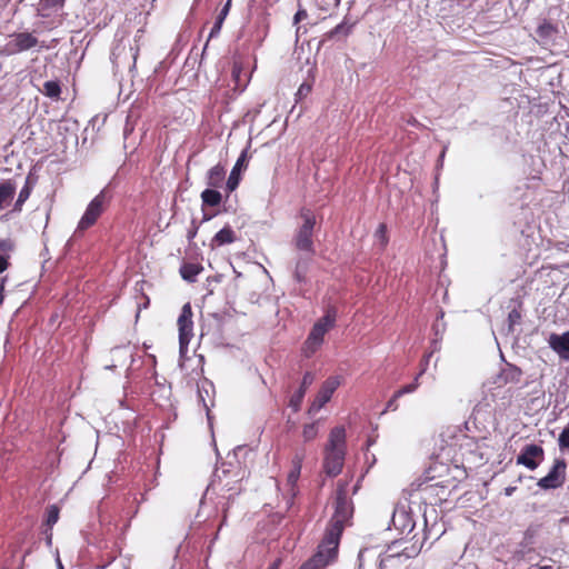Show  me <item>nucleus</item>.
<instances>
[{
	"mask_svg": "<svg viewBox=\"0 0 569 569\" xmlns=\"http://www.w3.org/2000/svg\"><path fill=\"white\" fill-rule=\"evenodd\" d=\"M422 545L412 543L405 547L401 551L391 552L392 548L385 553H377L373 549H365L359 552L358 569H399L411 558L417 557L421 551Z\"/></svg>",
	"mask_w": 569,
	"mask_h": 569,
	"instance_id": "1",
	"label": "nucleus"
},
{
	"mask_svg": "<svg viewBox=\"0 0 569 569\" xmlns=\"http://www.w3.org/2000/svg\"><path fill=\"white\" fill-rule=\"evenodd\" d=\"M352 513L353 506L351 500L348 498V483L339 481L337 488L335 513L326 529L322 539L328 546H331V549H338L343 528L352 517Z\"/></svg>",
	"mask_w": 569,
	"mask_h": 569,
	"instance_id": "2",
	"label": "nucleus"
},
{
	"mask_svg": "<svg viewBox=\"0 0 569 569\" xmlns=\"http://www.w3.org/2000/svg\"><path fill=\"white\" fill-rule=\"evenodd\" d=\"M346 450V430L343 427H335L329 435L323 460L325 472L329 477L338 476L343 467Z\"/></svg>",
	"mask_w": 569,
	"mask_h": 569,
	"instance_id": "3",
	"label": "nucleus"
},
{
	"mask_svg": "<svg viewBox=\"0 0 569 569\" xmlns=\"http://www.w3.org/2000/svg\"><path fill=\"white\" fill-rule=\"evenodd\" d=\"M300 218L302 219V224L296 231L293 244L297 250L305 252L307 259H310L315 254L312 234L316 226V216L310 209L302 208Z\"/></svg>",
	"mask_w": 569,
	"mask_h": 569,
	"instance_id": "4",
	"label": "nucleus"
},
{
	"mask_svg": "<svg viewBox=\"0 0 569 569\" xmlns=\"http://www.w3.org/2000/svg\"><path fill=\"white\" fill-rule=\"evenodd\" d=\"M566 460L563 458L556 459L547 476L539 479L537 485L545 490L557 489L561 487L566 480Z\"/></svg>",
	"mask_w": 569,
	"mask_h": 569,
	"instance_id": "5",
	"label": "nucleus"
},
{
	"mask_svg": "<svg viewBox=\"0 0 569 569\" xmlns=\"http://www.w3.org/2000/svg\"><path fill=\"white\" fill-rule=\"evenodd\" d=\"M106 204V193L102 190L98 196H96L90 203L88 204L82 218L78 223V230H87L91 226L96 223L98 218L104 210Z\"/></svg>",
	"mask_w": 569,
	"mask_h": 569,
	"instance_id": "6",
	"label": "nucleus"
},
{
	"mask_svg": "<svg viewBox=\"0 0 569 569\" xmlns=\"http://www.w3.org/2000/svg\"><path fill=\"white\" fill-rule=\"evenodd\" d=\"M338 549L328 546L325 540L318 546L317 552L307 560L299 569H322L337 557Z\"/></svg>",
	"mask_w": 569,
	"mask_h": 569,
	"instance_id": "7",
	"label": "nucleus"
},
{
	"mask_svg": "<svg viewBox=\"0 0 569 569\" xmlns=\"http://www.w3.org/2000/svg\"><path fill=\"white\" fill-rule=\"evenodd\" d=\"M180 349L187 348L193 333L192 309L189 302L183 305L178 318Z\"/></svg>",
	"mask_w": 569,
	"mask_h": 569,
	"instance_id": "8",
	"label": "nucleus"
},
{
	"mask_svg": "<svg viewBox=\"0 0 569 569\" xmlns=\"http://www.w3.org/2000/svg\"><path fill=\"white\" fill-rule=\"evenodd\" d=\"M545 458L543 448L536 443L526 445L517 457V463L535 470Z\"/></svg>",
	"mask_w": 569,
	"mask_h": 569,
	"instance_id": "9",
	"label": "nucleus"
},
{
	"mask_svg": "<svg viewBox=\"0 0 569 569\" xmlns=\"http://www.w3.org/2000/svg\"><path fill=\"white\" fill-rule=\"evenodd\" d=\"M340 386V378L329 377L321 386L319 392L317 393L315 400L312 401L309 413L318 412L332 397L333 392Z\"/></svg>",
	"mask_w": 569,
	"mask_h": 569,
	"instance_id": "10",
	"label": "nucleus"
},
{
	"mask_svg": "<svg viewBox=\"0 0 569 569\" xmlns=\"http://www.w3.org/2000/svg\"><path fill=\"white\" fill-rule=\"evenodd\" d=\"M391 523L400 533H410L415 528V521L405 506L395 508L391 517Z\"/></svg>",
	"mask_w": 569,
	"mask_h": 569,
	"instance_id": "11",
	"label": "nucleus"
},
{
	"mask_svg": "<svg viewBox=\"0 0 569 569\" xmlns=\"http://www.w3.org/2000/svg\"><path fill=\"white\" fill-rule=\"evenodd\" d=\"M12 37L13 39L7 43V50L11 54L27 51L38 44V39L29 32L16 33Z\"/></svg>",
	"mask_w": 569,
	"mask_h": 569,
	"instance_id": "12",
	"label": "nucleus"
},
{
	"mask_svg": "<svg viewBox=\"0 0 569 569\" xmlns=\"http://www.w3.org/2000/svg\"><path fill=\"white\" fill-rule=\"evenodd\" d=\"M327 332L320 325H313L307 340L303 343V355L309 358L311 357L323 343V338Z\"/></svg>",
	"mask_w": 569,
	"mask_h": 569,
	"instance_id": "13",
	"label": "nucleus"
},
{
	"mask_svg": "<svg viewBox=\"0 0 569 569\" xmlns=\"http://www.w3.org/2000/svg\"><path fill=\"white\" fill-rule=\"evenodd\" d=\"M548 343L562 360H569V331L561 335L551 333Z\"/></svg>",
	"mask_w": 569,
	"mask_h": 569,
	"instance_id": "14",
	"label": "nucleus"
},
{
	"mask_svg": "<svg viewBox=\"0 0 569 569\" xmlns=\"http://www.w3.org/2000/svg\"><path fill=\"white\" fill-rule=\"evenodd\" d=\"M313 381H315L313 373L307 371L303 375L300 388L291 396V398L289 400V407L292 408V410L295 412L300 410L306 391L312 385Z\"/></svg>",
	"mask_w": 569,
	"mask_h": 569,
	"instance_id": "15",
	"label": "nucleus"
},
{
	"mask_svg": "<svg viewBox=\"0 0 569 569\" xmlns=\"http://www.w3.org/2000/svg\"><path fill=\"white\" fill-rule=\"evenodd\" d=\"M536 33L542 43H550L558 36L559 28L550 20L542 19L536 29Z\"/></svg>",
	"mask_w": 569,
	"mask_h": 569,
	"instance_id": "16",
	"label": "nucleus"
},
{
	"mask_svg": "<svg viewBox=\"0 0 569 569\" xmlns=\"http://www.w3.org/2000/svg\"><path fill=\"white\" fill-rule=\"evenodd\" d=\"M246 161H247V150H243L241 154L239 156L236 164L233 166L229 178L227 180V190L228 192H232L237 189L240 182V171L246 168Z\"/></svg>",
	"mask_w": 569,
	"mask_h": 569,
	"instance_id": "17",
	"label": "nucleus"
},
{
	"mask_svg": "<svg viewBox=\"0 0 569 569\" xmlns=\"http://www.w3.org/2000/svg\"><path fill=\"white\" fill-rule=\"evenodd\" d=\"M17 183L12 179L4 180L0 182V210L8 207L16 194Z\"/></svg>",
	"mask_w": 569,
	"mask_h": 569,
	"instance_id": "18",
	"label": "nucleus"
},
{
	"mask_svg": "<svg viewBox=\"0 0 569 569\" xmlns=\"http://www.w3.org/2000/svg\"><path fill=\"white\" fill-rule=\"evenodd\" d=\"M237 240L236 232L230 226H224L211 239L210 247L212 249L224 244H230Z\"/></svg>",
	"mask_w": 569,
	"mask_h": 569,
	"instance_id": "19",
	"label": "nucleus"
},
{
	"mask_svg": "<svg viewBox=\"0 0 569 569\" xmlns=\"http://www.w3.org/2000/svg\"><path fill=\"white\" fill-rule=\"evenodd\" d=\"M522 377V370L512 365V363H507L500 371V375H499V382L502 383V385H507V383H518L520 381Z\"/></svg>",
	"mask_w": 569,
	"mask_h": 569,
	"instance_id": "20",
	"label": "nucleus"
},
{
	"mask_svg": "<svg viewBox=\"0 0 569 569\" xmlns=\"http://www.w3.org/2000/svg\"><path fill=\"white\" fill-rule=\"evenodd\" d=\"M305 459V451L303 450H297L292 457L291 460V469L288 473V483L290 486H295L300 477L302 462Z\"/></svg>",
	"mask_w": 569,
	"mask_h": 569,
	"instance_id": "21",
	"label": "nucleus"
},
{
	"mask_svg": "<svg viewBox=\"0 0 569 569\" xmlns=\"http://www.w3.org/2000/svg\"><path fill=\"white\" fill-rule=\"evenodd\" d=\"M230 8H231V0H228L224 6L222 7V9L220 10L219 14L217 16L216 18V21L210 30V33H209V38L207 40V43L204 46V49H207L208 47V43H209V40L212 39V38H216L219 36L220 31H221V28H222V24L227 18V16L229 14V11H230Z\"/></svg>",
	"mask_w": 569,
	"mask_h": 569,
	"instance_id": "22",
	"label": "nucleus"
},
{
	"mask_svg": "<svg viewBox=\"0 0 569 569\" xmlns=\"http://www.w3.org/2000/svg\"><path fill=\"white\" fill-rule=\"evenodd\" d=\"M430 357H431V353L425 356L422 362H421V370L420 372L416 376L415 380L407 385V386H403L402 388H400L399 390L396 391V397H402L403 395H407V393H411L413 391L417 390V388L419 387V378L425 373V371L427 370V366L429 363V360H430Z\"/></svg>",
	"mask_w": 569,
	"mask_h": 569,
	"instance_id": "23",
	"label": "nucleus"
},
{
	"mask_svg": "<svg viewBox=\"0 0 569 569\" xmlns=\"http://www.w3.org/2000/svg\"><path fill=\"white\" fill-rule=\"evenodd\" d=\"M224 177H226V170H224L223 166L218 163L208 171L207 184L210 188H219V187H221L222 182L224 181Z\"/></svg>",
	"mask_w": 569,
	"mask_h": 569,
	"instance_id": "24",
	"label": "nucleus"
},
{
	"mask_svg": "<svg viewBox=\"0 0 569 569\" xmlns=\"http://www.w3.org/2000/svg\"><path fill=\"white\" fill-rule=\"evenodd\" d=\"M32 183L30 182V178L28 177L24 186L21 188L16 202L10 211V213H20L22 211L24 202L29 199L32 191Z\"/></svg>",
	"mask_w": 569,
	"mask_h": 569,
	"instance_id": "25",
	"label": "nucleus"
},
{
	"mask_svg": "<svg viewBox=\"0 0 569 569\" xmlns=\"http://www.w3.org/2000/svg\"><path fill=\"white\" fill-rule=\"evenodd\" d=\"M203 270V267L199 263H183L180 267V274L183 280L188 282H196L198 274Z\"/></svg>",
	"mask_w": 569,
	"mask_h": 569,
	"instance_id": "26",
	"label": "nucleus"
},
{
	"mask_svg": "<svg viewBox=\"0 0 569 569\" xmlns=\"http://www.w3.org/2000/svg\"><path fill=\"white\" fill-rule=\"evenodd\" d=\"M337 309L335 307H328L325 316H322L315 325H320L322 329L328 332L336 325Z\"/></svg>",
	"mask_w": 569,
	"mask_h": 569,
	"instance_id": "27",
	"label": "nucleus"
},
{
	"mask_svg": "<svg viewBox=\"0 0 569 569\" xmlns=\"http://www.w3.org/2000/svg\"><path fill=\"white\" fill-rule=\"evenodd\" d=\"M201 200L203 206L217 207L222 201V196L219 191L208 188L201 192Z\"/></svg>",
	"mask_w": 569,
	"mask_h": 569,
	"instance_id": "28",
	"label": "nucleus"
},
{
	"mask_svg": "<svg viewBox=\"0 0 569 569\" xmlns=\"http://www.w3.org/2000/svg\"><path fill=\"white\" fill-rule=\"evenodd\" d=\"M542 525L541 523H530L523 532L522 546H529L535 542L537 535L539 533Z\"/></svg>",
	"mask_w": 569,
	"mask_h": 569,
	"instance_id": "29",
	"label": "nucleus"
},
{
	"mask_svg": "<svg viewBox=\"0 0 569 569\" xmlns=\"http://www.w3.org/2000/svg\"><path fill=\"white\" fill-rule=\"evenodd\" d=\"M42 93L51 99H59L61 93L60 82L57 80L46 81L43 83Z\"/></svg>",
	"mask_w": 569,
	"mask_h": 569,
	"instance_id": "30",
	"label": "nucleus"
},
{
	"mask_svg": "<svg viewBox=\"0 0 569 569\" xmlns=\"http://www.w3.org/2000/svg\"><path fill=\"white\" fill-rule=\"evenodd\" d=\"M66 0H40L39 6L42 11H57L61 9Z\"/></svg>",
	"mask_w": 569,
	"mask_h": 569,
	"instance_id": "31",
	"label": "nucleus"
},
{
	"mask_svg": "<svg viewBox=\"0 0 569 569\" xmlns=\"http://www.w3.org/2000/svg\"><path fill=\"white\" fill-rule=\"evenodd\" d=\"M306 270H307V263L303 260V258H300L297 261L296 269L293 272V277L298 282H302L305 280Z\"/></svg>",
	"mask_w": 569,
	"mask_h": 569,
	"instance_id": "32",
	"label": "nucleus"
},
{
	"mask_svg": "<svg viewBox=\"0 0 569 569\" xmlns=\"http://www.w3.org/2000/svg\"><path fill=\"white\" fill-rule=\"evenodd\" d=\"M318 435V427H317V423H309V425H306L303 427V430H302V437L305 439V441H311L313 440Z\"/></svg>",
	"mask_w": 569,
	"mask_h": 569,
	"instance_id": "33",
	"label": "nucleus"
},
{
	"mask_svg": "<svg viewBox=\"0 0 569 569\" xmlns=\"http://www.w3.org/2000/svg\"><path fill=\"white\" fill-rule=\"evenodd\" d=\"M58 519H59V508L57 506L52 505L47 509L46 523L48 527L51 528L53 525L57 523Z\"/></svg>",
	"mask_w": 569,
	"mask_h": 569,
	"instance_id": "34",
	"label": "nucleus"
},
{
	"mask_svg": "<svg viewBox=\"0 0 569 569\" xmlns=\"http://www.w3.org/2000/svg\"><path fill=\"white\" fill-rule=\"evenodd\" d=\"M558 446L560 450H569V423L560 432Z\"/></svg>",
	"mask_w": 569,
	"mask_h": 569,
	"instance_id": "35",
	"label": "nucleus"
},
{
	"mask_svg": "<svg viewBox=\"0 0 569 569\" xmlns=\"http://www.w3.org/2000/svg\"><path fill=\"white\" fill-rule=\"evenodd\" d=\"M351 28H352V26H348L346 22H341L332 29L331 36H336V34L347 36L350 33Z\"/></svg>",
	"mask_w": 569,
	"mask_h": 569,
	"instance_id": "36",
	"label": "nucleus"
},
{
	"mask_svg": "<svg viewBox=\"0 0 569 569\" xmlns=\"http://www.w3.org/2000/svg\"><path fill=\"white\" fill-rule=\"evenodd\" d=\"M520 319H521V313L516 310V309H512L509 315H508V322H509V328L512 329V327L517 323L520 322Z\"/></svg>",
	"mask_w": 569,
	"mask_h": 569,
	"instance_id": "37",
	"label": "nucleus"
},
{
	"mask_svg": "<svg viewBox=\"0 0 569 569\" xmlns=\"http://www.w3.org/2000/svg\"><path fill=\"white\" fill-rule=\"evenodd\" d=\"M310 92H311V86L308 83H302L296 93L297 100H300V99L307 97Z\"/></svg>",
	"mask_w": 569,
	"mask_h": 569,
	"instance_id": "38",
	"label": "nucleus"
},
{
	"mask_svg": "<svg viewBox=\"0 0 569 569\" xmlns=\"http://www.w3.org/2000/svg\"><path fill=\"white\" fill-rule=\"evenodd\" d=\"M13 250V243L10 239H0V251L9 252Z\"/></svg>",
	"mask_w": 569,
	"mask_h": 569,
	"instance_id": "39",
	"label": "nucleus"
},
{
	"mask_svg": "<svg viewBox=\"0 0 569 569\" xmlns=\"http://www.w3.org/2000/svg\"><path fill=\"white\" fill-rule=\"evenodd\" d=\"M198 228L199 227L196 223V221L192 220L191 227L188 229V232H187V238H188L189 241H191L197 236Z\"/></svg>",
	"mask_w": 569,
	"mask_h": 569,
	"instance_id": "40",
	"label": "nucleus"
},
{
	"mask_svg": "<svg viewBox=\"0 0 569 569\" xmlns=\"http://www.w3.org/2000/svg\"><path fill=\"white\" fill-rule=\"evenodd\" d=\"M400 397H396V392L391 397V399L387 402L386 410H397L398 409V399Z\"/></svg>",
	"mask_w": 569,
	"mask_h": 569,
	"instance_id": "41",
	"label": "nucleus"
},
{
	"mask_svg": "<svg viewBox=\"0 0 569 569\" xmlns=\"http://www.w3.org/2000/svg\"><path fill=\"white\" fill-rule=\"evenodd\" d=\"M308 17L306 10H298L297 13L293 17V22L298 23L300 20H303Z\"/></svg>",
	"mask_w": 569,
	"mask_h": 569,
	"instance_id": "42",
	"label": "nucleus"
},
{
	"mask_svg": "<svg viewBox=\"0 0 569 569\" xmlns=\"http://www.w3.org/2000/svg\"><path fill=\"white\" fill-rule=\"evenodd\" d=\"M9 267L8 257L0 254V273L6 271Z\"/></svg>",
	"mask_w": 569,
	"mask_h": 569,
	"instance_id": "43",
	"label": "nucleus"
},
{
	"mask_svg": "<svg viewBox=\"0 0 569 569\" xmlns=\"http://www.w3.org/2000/svg\"><path fill=\"white\" fill-rule=\"evenodd\" d=\"M6 280L7 278H0V306L2 305L3 302V291H4V283H6Z\"/></svg>",
	"mask_w": 569,
	"mask_h": 569,
	"instance_id": "44",
	"label": "nucleus"
},
{
	"mask_svg": "<svg viewBox=\"0 0 569 569\" xmlns=\"http://www.w3.org/2000/svg\"><path fill=\"white\" fill-rule=\"evenodd\" d=\"M386 229H387V228H386V224L381 223V224H379V227H378L377 233H378V234H380L381 237H383V236H385V233H386Z\"/></svg>",
	"mask_w": 569,
	"mask_h": 569,
	"instance_id": "45",
	"label": "nucleus"
},
{
	"mask_svg": "<svg viewBox=\"0 0 569 569\" xmlns=\"http://www.w3.org/2000/svg\"><path fill=\"white\" fill-rule=\"evenodd\" d=\"M267 569H279V561L273 562Z\"/></svg>",
	"mask_w": 569,
	"mask_h": 569,
	"instance_id": "46",
	"label": "nucleus"
},
{
	"mask_svg": "<svg viewBox=\"0 0 569 569\" xmlns=\"http://www.w3.org/2000/svg\"><path fill=\"white\" fill-rule=\"evenodd\" d=\"M238 73H239V71H237L236 68H233V70H232L233 77H238Z\"/></svg>",
	"mask_w": 569,
	"mask_h": 569,
	"instance_id": "47",
	"label": "nucleus"
},
{
	"mask_svg": "<svg viewBox=\"0 0 569 569\" xmlns=\"http://www.w3.org/2000/svg\"><path fill=\"white\" fill-rule=\"evenodd\" d=\"M512 490H513L512 488H507V489H506V493H507V495H511V491H512Z\"/></svg>",
	"mask_w": 569,
	"mask_h": 569,
	"instance_id": "48",
	"label": "nucleus"
},
{
	"mask_svg": "<svg viewBox=\"0 0 569 569\" xmlns=\"http://www.w3.org/2000/svg\"><path fill=\"white\" fill-rule=\"evenodd\" d=\"M58 567H59V569H64L62 563H61V561L59 559H58Z\"/></svg>",
	"mask_w": 569,
	"mask_h": 569,
	"instance_id": "49",
	"label": "nucleus"
},
{
	"mask_svg": "<svg viewBox=\"0 0 569 569\" xmlns=\"http://www.w3.org/2000/svg\"><path fill=\"white\" fill-rule=\"evenodd\" d=\"M203 407H204V409L208 411V406H207V403H206V402H203Z\"/></svg>",
	"mask_w": 569,
	"mask_h": 569,
	"instance_id": "50",
	"label": "nucleus"
},
{
	"mask_svg": "<svg viewBox=\"0 0 569 569\" xmlns=\"http://www.w3.org/2000/svg\"><path fill=\"white\" fill-rule=\"evenodd\" d=\"M357 490H358V485H357V486H355V488H353V492H356Z\"/></svg>",
	"mask_w": 569,
	"mask_h": 569,
	"instance_id": "51",
	"label": "nucleus"
}]
</instances>
